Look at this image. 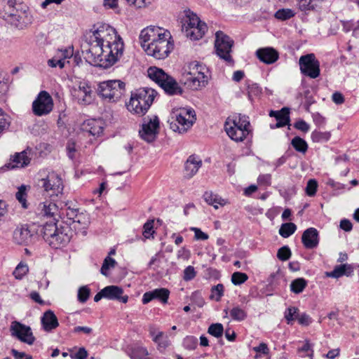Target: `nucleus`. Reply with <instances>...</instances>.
Returning a JSON list of instances; mask_svg holds the SVG:
<instances>
[{
	"label": "nucleus",
	"instance_id": "nucleus-17",
	"mask_svg": "<svg viewBox=\"0 0 359 359\" xmlns=\"http://www.w3.org/2000/svg\"><path fill=\"white\" fill-rule=\"evenodd\" d=\"M53 107V101L50 94L45 91H41L32 103L33 113L38 116L48 114Z\"/></svg>",
	"mask_w": 359,
	"mask_h": 359
},
{
	"label": "nucleus",
	"instance_id": "nucleus-15",
	"mask_svg": "<svg viewBox=\"0 0 359 359\" xmlns=\"http://www.w3.org/2000/svg\"><path fill=\"white\" fill-rule=\"evenodd\" d=\"M36 234L34 224H20L14 230L13 238V241L18 245H28Z\"/></svg>",
	"mask_w": 359,
	"mask_h": 359
},
{
	"label": "nucleus",
	"instance_id": "nucleus-46",
	"mask_svg": "<svg viewBox=\"0 0 359 359\" xmlns=\"http://www.w3.org/2000/svg\"><path fill=\"white\" fill-rule=\"evenodd\" d=\"M294 12L290 8H281L275 13V18L280 20H289L294 16Z\"/></svg>",
	"mask_w": 359,
	"mask_h": 359
},
{
	"label": "nucleus",
	"instance_id": "nucleus-63",
	"mask_svg": "<svg viewBox=\"0 0 359 359\" xmlns=\"http://www.w3.org/2000/svg\"><path fill=\"white\" fill-rule=\"evenodd\" d=\"M276 119L278 123H282L283 126L290 125V109L287 107V111L283 112V114H280L279 116H277Z\"/></svg>",
	"mask_w": 359,
	"mask_h": 359
},
{
	"label": "nucleus",
	"instance_id": "nucleus-61",
	"mask_svg": "<svg viewBox=\"0 0 359 359\" xmlns=\"http://www.w3.org/2000/svg\"><path fill=\"white\" fill-rule=\"evenodd\" d=\"M47 64L50 67L54 68L59 67L60 69H63L65 67V63L61 60V58L55 55L47 61Z\"/></svg>",
	"mask_w": 359,
	"mask_h": 359
},
{
	"label": "nucleus",
	"instance_id": "nucleus-38",
	"mask_svg": "<svg viewBox=\"0 0 359 359\" xmlns=\"http://www.w3.org/2000/svg\"><path fill=\"white\" fill-rule=\"evenodd\" d=\"M229 315L233 320L238 322L244 320L248 316L247 312L239 306L233 307L229 311Z\"/></svg>",
	"mask_w": 359,
	"mask_h": 359
},
{
	"label": "nucleus",
	"instance_id": "nucleus-3",
	"mask_svg": "<svg viewBox=\"0 0 359 359\" xmlns=\"http://www.w3.org/2000/svg\"><path fill=\"white\" fill-rule=\"evenodd\" d=\"M41 233L44 241L55 249L67 245L72 237L71 226L58 227L57 223H46L41 228Z\"/></svg>",
	"mask_w": 359,
	"mask_h": 359
},
{
	"label": "nucleus",
	"instance_id": "nucleus-20",
	"mask_svg": "<svg viewBox=\"0 0 359 359\" xmlns=\"http://www.w3.org/2000/svg\"><path fill=\"white\" fill-rule=\"evenodd\" d=\"M302 242L306 249L316 248L319 244V233L316 228L306 229L302 236Z\"/></svg>",
	"mask_w": 359,
	"mask_h": 359
},
{
	"label": "nucleus",
	"instance_id": "nucleus-31",
	"mask_svg": "<svg viewBox=\"0 0 359 359\" xmlns=\"http://www.w3.org/2000/svg\"><path fill=\"white\" fill-rule=\"evenodd\" d=\"M89 224L90 222L88 215L85 213L79 212V211L72 222V224H74V228L76 230L86 229Z\"/></svg>",
	"mask_w": 359,
	"mask_h": 359
},
{
	"label": "nucleus",
	"instance_id": "nucleus-32",
	"mask_svg": "<svg viewBox=\"0 0 359 359\" xmlns=\"http://www.w3.org/2000/svg\"><path fill=\"white\" fill-rule=\"evenodd\" d=\"M104 298L110 300H116L119 297V294H123V290L117 285L106 286L103 289Z\"/></svg>",
	"mask_w": 359,
	"mask_h": 359
},
{
	"label": "nucleus",
	"instance_id": "nucleus-39",
	"mask_svg": "<svg viewBox=\"0 0 359 359\" xmlns=\"http://www.w3.org/2000/svg\"><path fill=\"white\" fill-rule=\"evenodd\" d=\"M297 229V226L292 222L284 223L279 229V234L283 238H288L292 235Z\"/></svg>",
	"mask_w": 359,
	"mask_h": 359
},
{
	"label": "nucleus",
	"instance_id": "nucleus-45",
	"mask_svg": "<svg viewBox=\"0 0 359 359\" xmlns=\"http://www.w3.org/2000/svg\"><path fill=\"white\" fill-rule=\"evenodd\" d=\"M208 334L216 337H222L224 333V327L221 323H212L208 330Z\"/></svg>",
	"mask_w": 359,
	"mask_h": 359
},
{
	"label": "nucleus",
	"instance_id": "nucleus-48",
	"mask_svg": "<svg viewBox=\"0 0 359 359\" xmlns=\"http://www.w3.org/2000/svg\"><path fill=\"white\" fill-rule=\"evenodd\" d=\"M56 54L61 58V60L65 64L67 60L70 59L73 56L74 48L73 46H69L64 49H58ZM67 62H69V61H67Z\"/></svg>",
	"mask_w": 359,
	"mask_h": 359
},
{
	"label": "nucleus",
	"instance_id": "nucleus-10",
	"mask_svg": "<svg viewBox=\"0 0 359 359\" xmlns=\"http://www.w3.org/2000/svg\"><path fill=\"white\" fill-rule=\"evenodd\" d=\"M164 37L171 38L170 32L160 27L149 26L143 29L140 34V43L143 48V45H153V47L158 43H161Z\"/></svg>",
	"mask_w": 359,
	"mask_h": 359
},
{
	"label": "nucleus",
	"instance_id": "nucleus-4",
	"mask_svg": "<svg viewBox=\"0 0 359 359\" xmlns=\"http://www.w3.org/2000/svg\"><path fill=\"white\" fill-rule=\"evenodd\" d=\"M189 71H185L182 74L180 82L192 90H198L205 87L208 82L210 72L208 68L197 61L189 63Z\"/></svg>",
	"mask_w": 359,
	"mask_h": 359
},
{
	"label": "nucleus",
	"instance_id": "nucleus-47",
	"mask_svg": "<svg viewBox=\"0 0 359 359\" xmlns=\"http://www.w3.org/2000/svg\"><path fill=\"white\" fill-rule=\"evenodd\" d=\"M116 264V262L114 259L110 257L109 256H107L103 262V264L102 265V267L100 269V273L105 276H109V269L110 268H114Z\"/></svg>",
	"mask_w": 359,
	"mask_h": 359
},
{
	"label": "nucleus",
	"instance_id": "nucleus-16",
	"mask_svg": "<svg viewBox=\"0 0 359 359\" xmlns=\"http://www.w3.org/2000/svg\"><path fill=\"white\" fill-rule=\"evenodd\" d=\"M10 332L13 337L29 345H32L36 340L31 327L17 320L11 323Z\"/></svg>",
	"mask_w": 359,
	"mask_h": 359
},
{
	"label": "nucleus",
	"instance_id": "nucleus-34",
	"mask_svg": "<svg viewBox=\"0 0 359 359\" xmlns=\"http://www.w3.org/2000/svg\"><path fill=\"white\" fill-rule=\"evenodd\" d=\"M203 198L208 205H212L215 209L218 208V205H224V200L212 191H205L203 194Z\"/></svg>",
	"mask_w": 359,
	"mask_h": 359
},
{
	"label": "nucleus",
	"instance_id": "nucleus-19",
	"mask_svg": "<svg viewBox=\"0 0 359 359\" xmlns=\"http://www.w3.org/2000/svg\"><path fill=\"white\" fill-rule=\"evenodd\" d=\"M202 166L201 159L196 155H190L184 165L183 175L186 179H191Z\"/></svg>",
	"mask_w": 359,
	"mask_h": 359
},
{
	"label": "nucleus",
	"instance_id": "nucleus-23",
	"mask_svg": "<svg viewBox=\"0 0 359 359\" xmlns=\"http://www.w3.org/2000/svg\"><path fill=\"white\" fill-rule=\"evenodd\" d=\"M258 59L265 64H273L279 58L278 52L271 47L259 48L256 51Z\"/></svg>",
	"mask_w": 359,
	"mask_h": 359
},
{
	"label": "nucleus",
	"instance_id": "nucleus-40",
	"mask_svg": "<svg viewBox=\"0 0 359 359\" xmlns=\"http://www.w3.org/2000/svg\"><path fill=\"white\" fill-rule=\"evenodd\" d=\"M27 194L26 192V186L21 185L18 187V191L15 194V198L22 205L24 209L28 208V203L27 201Z\"/></svg>",
	"mask_w": 359,
	"mask_h": 359
},
{
	"label": "nucleus",
	"instance_id": "nucleus-49",
	"mask_svg": "<svg viewBox=\"0 0 359 359\" xmlns=\"http://www.w3.org/2000/svg\"><path fill=\"white\" fill-rule=\"evenodd\" d=\"M28 266L26 264L20 262L15 267V270L13 272V275L15 276L16 279L21 280L28 273Z\"/></svg>",
	"mask_w": 359,
	"mask_h": 359
},
{
	"label": "nucleus",
	"instance_id": "nucleus-8",
	"mask_svg": "<svg viewBox=\"0 0 359 359\" xmlns=\"http://www.w3.org/2000/svg\"><path fill=\"white\" fill-rule=\"evenodd\" d=\"M126 92V83L121 80H108L100 82L97 88V95L104 100L116 102Z\"/></svg>",
	"mask_w": 359,
	"mask_h": 359
},
{
	"label": "nucleus",
	"instance_id": "nucleus-51",
	"mask_svg": "<svg viewBox=\"0 0 359 359\" xmlns=\"http://www.w3.org/2000/svg\"><path fill=\"white\" fill-rule=\"evenodd\" d=\"M318 182L315 179H310L305 187V192L308 196L313 197L316 195L318 189Z\"/></svg>",
	"mask_w": 359,
	"mask_h": 359
},
{
	"label": "nucleus",
	"instance_id": "nucleus-52",
	"mask_svg": "<svg viewBox=\"0 0 359 359\" xmlns=\"http://www.w3.org/2000/svg\"><path fill=\"white\" fill-rule=\"evenodd\" d=\"M224 295V285L221 283L213 286L211 288L210 299L219 302Z\"/></svg>",
	"mask_w": 359,
	"mask_h": 359
},
{
	"label": "nucleus",
	"instance_id": "nucleus-11",
	"mask_svg": "<svg viewBox=\"0 0 359 359\" xmlns=\"http://www.w3.org/2000/svg\"><path fill=\"white\" fill-rule=\"evenodd\" d=\"M299 65L301 74L310 79H316L320 74V62L313 53L300 57Z\"/></svg>",
	"mask_w": 359,
	"mask_h": 359
},
{
	"label": "nucleus",
	"instance_id": "nucleus-1",
	"mask_svg": "<svg viewBox=\"0 0 359 359\" xmlns=\"http://www.w3.org/2000/svg\"><path fill=\"white\" fill-rule=\"evenodd\" d=\"M81 47L87 62L107 69L122 56L124 43L114 27L105 23H97L85 34Z\"/></svg>",
	"mask_w": 359,
	"mask_h": 359
},
{
	"label": "nucleus",
	"instance_id": "nucleus-29",
	"mask_svg": "<svg viewBox=\"0 0 359 359\" xmlns=\"http://www.w3.org/2000/svg\"><path fill=\"white\" fill-rule=\"evenodd\" d=\"M359 266L358 264L355 263L352 264H339L337 266V277L338 279L343 276H346L347 278H351L354 275V271Z\"/></svg>",
	"mask_w": 359,
	"mask_h": 359
},
{
	"label": "nucleus",
	"instance_id": "nucleus-57",
	"mask_svg": "<svg viewBox=\"0 0 359 359\" xmlns=\"http://www.w3.org/2000/svg\"><path fill=\"white\" fill-rule=\"evenodd\" d=\"M90 293L88 286H82L79 289L77 298L79 302L85 303L89 298Z\"/></svg>",
	"mask_w": 359,
	"mask_h": 359
},
{
	"label": "nucleus",
	"instance_id": "nucleus-6",
	"mask_svg": "<svg viewBox=\"0 0 359 359\" xmlns=\"http://www.w3.org/2000/svg\"><path fill=\"white\" fill-rule=\"evenodd\" d=\"M196 120V113L192 108L181 107L172 110L168 122L171 130L182 134L191 128Z\"/></svg>",
	"mask_w": 359,
	"mask_h": 359
},
{
	"label": "nucleus",
	"instance_id": "nucleus-25",
	"mask_svg": "<svg viewBox=\"0 0 359 359\" xmlns=\"http://www.w3.org/2000/svg\"><path fill=\"white\" fill-rule=\"evenodd\" d=\"M41 323L45 332H50L59 326L57 316L51 310L45 311L41 318Z\"/></svg>",
	"mask_w": 359,
	"mask_h": 359
},
{
	"label": "nucleus",
	"instance_id": "nucleus-12",
	"mask_svg": "<svg viewBox=\"0 0 359 359\" xmlns=\"http://www.w3.org/2000/svg\"><path fill=\"white\" fill-rule=\"evenodd\" d=\"M159 118L156 115L143 118L141 129L139 130L140 137L150 143L154 142L158 133Z\"/></svg>",
	"mask_w": 359,
	"mask_h": 359
},
{
	"label": "nucleus",
	"instance_id": "nucleus-43",
	"mask_svg": "<svg viewBox=\"0 0 359 359\" xmlns=\"http://www.w3.org/2000/svg\"><path fill=\"white\" fill-rule=\"evenodd\" d=\"M86 126L89 128L86 130L93 136H99L104 130L103 128L98 125L95 120L89 121Z\"/></svg>",
	"mask_w": 359,
	"mask_h": 359
},
{
	"label": "nucleus",
	"instance_id": "nucleus-37",
	"mask_svg": "<svg viewBox=\"0 0 359 359\" xmlns=\"http://www.w3.org/2000/svg\"><path fill=\"white\" fill-rule=\"evenodd\" d=\"M299 309L295 306H290L287 308L284 312V318L287 325H292L299 316Z\"/></svg>",
	"mask_w": 359,
	"mask_h": 359
},
{
	"label": "nucleus",
	"instance_id": "nucleus-36",
	"mask_svg": "<svg viewBox=\"0 0 359 359\" xmlns=\"http://www.w3.org/2000/svg\"><path fill=\"white\" fill-rule=\"evenodd\" d=\"M291 144L297 151L303 154L307 151L309 147L307 142L299 136H296L292 140Z\"/></svg>",
	"mask_w": 359,
	"mask_h": 359
},
{
	"label": "nucleus",
	"instance_id": "nucleus-21",
	"mask_svg": "<svg viewBox=\"0 0 359 359\" xmlns=\"http://www.w3.org/2000/svg\"><path fill=\"white\" fill-rule=\"evenodd\" d=\"M74 92V96L83 104H90L93 101V90L88 82H80L78 88H75Z\"/></svg>",
	"mask_w": 359,
	"mask_h": 359
},
{
	"label": "nucleus",
	"instance_id": "nucleus-42",
	"mask_svg": "<svg viewBox=\"0 0 359 359\" xmlns=\"http://www.w3.org/2000/svg\"><path fill=\"white\" fill-rule=\"evenodd\" d=\"M11 125L10 117L0 108V137L8 130Z\"/></svg>",
	"mask_w": 359,
	"mask_h": 359
},
{
	"label": "nucleus",
	"instance_id": "nucleus-35",
	"mask_svg": "<svg viewBox=\"0 0 359 359\" xmlns=\"http://www.w3.org/2000/svg\"><path fill=\"white\" fill-rule=\"evenodd\" d=\"M308 282L304 278H298L293 280L290 285V291L294 294H299L304 291L307 286Z\"/></svg>",
	"mask_w": 359,
	"mask_h": 359
},
{
	"label": "nucleus",
	"instance_id": "nucleus-58",
	"mask_svg": "<svg viewBox=\"0 0 359 359\" xmlns=\"http://www.w3.org/2000/svg\"><path fill=\"white\" fill-rule=\"evenodd\" d=\"M153 341L158 344V348H165L168 346L169 343L167 339H163V332H158L154 337Z\"/></svg>",
	"mask_w": 359,
	"mask_h": 359
},
{
	"label": "nucleus",
	"instance_id": "nucleus-2",
	"mask_svg": "<svg viewBox=\"0 0 359 359\" xmlns=\"http://www.w3.org/2000/svg\"><path fill=\"white\" fill-rule=\"evenodd\" d=\"M0 18L18 29L27 28L33 22L29 7L16 0L0 1Z\"/></svg>",
	"mask_w": 359,
	"mask_h": 359
},
{
	"label": "nucleus",
	"instance_id": "nucleus-53",
	"mask_svg": "<svg viewBox=\"0 0 359 359\" xmlns=\"http://www.w3.org/2000/svg\"><path fill=\"white\" fill-rule=\"evenodd\" d=\"M330 137V135L329 133H323L316 130L313 131L311 135V140L313 142L327 141Z\"/></svg>",
	"mask_w": 359,
	"mask_h": 359
},
{
	"label": "nucleus",
	"instance_id": "nucleus-9",
	"mask_svg": "<svg viewBox=\"0 0 359 359\" xmlns=\"http://www.w3.org/2000/svg\"><path fill=\"white\" fill-rule=\"evenodd\" d=\"M233 40L222 31L215 33V48L217 55L224 60L228 65H233L234 61L231 55Z\"/></svg>",
	"mask_w": 359,
	"mask_h": 359
},
{
	"label": "nucleus",
	"instance_id": "nucleus-13",
	"mask_svg": "<svg viewBox=\"0 0 359 359\" xmlns=\"http://www.w3.org/2000/svg\"><path fill=\"white\" fill-rule=\"evenodd\" d=\"M153 45H143V48L148 55L156 59L162 60L167 57L174 48L172 38L164 37L161 43L153 47Z\"/></svg>",
	"mask_w": 359,
	"mask_h": 359
},
{
	"label": "nucleus",
	"instance_id": "nucleus-27",
	"mask_svg": "<svg viewBox=\"0 0 359 359\" xmlns=\"http://www.w3.org/2000/svg\"><path fill=\"white\" fill-rule=\"evenodd\" d=\"M78 212V208H72L69 203H65L64 207L60 208L59 217L66 224L65 226H70Z\"/></svg>",
	"mask_w": 359,
	"mask_h": 359
},
{
	"label": "nucleus",
	"instance_id": "nucleus-44",
	"mask_svg": "<svg viewBox=\"0 0 359 359\" xmlns=\"http://www.w3.org/2000/svg\"><path fill=\"white\" fill-rule=\"evenodd\" d=\"M269 285L273 289L278 288L280 283H285V279L280 273H272L268 278Z\"/></svg>",
	"mask_w": 359,
	"mask_h": 359
},
{
	"label": "nucleus",
	"instance_id": "nucleus-24",
	"mask_svg": "<svg viewBox=\"0 0 359 359\" xmlns=\"http://www.w3.org/2000/svg\"><path fill=\"white\" fill-rule=\"evenodd\" d=\"M37 211L43 217H53L56 220L55 216L59 217L60 208L55 203L46 201L39 203Z\"/></svg>",
	"mask_w": 359,
	"mask_h": 359
},
{
	"label": "nucleus",
	"instance_id": "nucleus-60",
	"mask_svg": "<svg viewBox=\"0 0 359 359\" xmlns=\"http://www.w3.org/2000/svg\"><path fill=\"white\" fill-rule=\"evenodd\" d=\"M154 233V221L148 220L143 226V235L146 238H149Z\"/></svg>",
	"mask_w": 359,
	"mask_h": 359
},
{
	"label": "nucleus",
	"instance_id": "nucleus-28",
	"mask_svg": "<svg viewBox=\"0 0 359 359\" xmlns=\"http://www.w3.org/2000/svg\"><path fill=\"white\" fill-rule=\"evenodd\" d=\"M208 30L207 25L205 22L194 27H187V29L183 30L186 36L191 40H198L201 39Z\"/></svg>",
	"mask_w": 359,
	"mask_h": 359
},
{
	"label": "nucleus",
	"instance_id": "nucleus-5",
	"mask_svg": "<svg viewBox=\"0 0 359 359\" xmlns=\"http://www.w3.org/2000/svg\"><path fill=\"white\" fill-rule=\"evenodd\" d=\"M157 92L149 88H140L132 93L130 99L126 103L127 109L140 116H144L151 106Z\"/></svg>",
	"mask_w": 359,
	"mask_h": 359
},
{
	"label": "nucleus",
	"instance_id": "nucleus-14",
	"mask_svg": "<svg viewBox=\"0 0 359 359\" xmlns=\"http://www.w3.org/2000/svg\"><path fill=\"white\" fill-rule=\"evenodd\" d=\"M42 187L50 196H58L62 194L64 185L60 176L54 171L48 172L46 177L41 179Z\"/></svg>",
	"mask_w": 359,
	"mask_h": 359
},
{
	"label": "nucleus",
	"instance_id": "nucleus-64",
	"mask_svg": "<svg viewBox=\"0 0 359 359\" xmlns=\"http://www.w3.org/2000/svg\"><path fill=\"white\" fill-rule=\"evenodd\" d=\"M69 355L72 359H86L88 353L84 347H81L76 353H71Z\"/></svg>",
	"mask_w": 359,
	"mask_h": 359
},
{
	"label": "nucleus",
	"instance_id": "nucleus-56",
	"mask_svg": "<svg viewBox=\"0 0 359 359\" xmlns=\"http://www.w3.org/2000/svg\"><path fill=\"white\" fill-rule=\"evenodd\" d=\"M248 277L245 273L234 272L231 276V282L235 285H239L245 283Z\"/></svg>",
	"mask_w": 359,
	"mask_h": 359
},
{
	"label": "nucleus",
	"instance_id": "nucleus-62",
	"mask_svg": "<svg viewBox=\"0 0 359 359\" xmlns=\"http://www.w3.org/2000/svg\"><path fill=\"white\" fill-rule=\"evenodd\" d=\"M196 276L195 269L192 266H187L184 270L183 279L185 281H189L193 280Z\"/></svg>",
	"mask_w": 359,
	"mask_h": 359
},
{
	"label": "nucleus",
	"instance_id": "nucleus-55",
	"mask_svg": "<svg viewBox=\"0 0 359 359\" xmlns=\"http://www.w3.org/2000/svg\"><path fill=\"white\" fill-rule=\"evenodd\" d=\"M291 255V250L287 245H285L279 248L277 252V257L280 261L288 260L290 258Z\"/></svg>",
	"mask_w": 359,
	"mask_h": 359
},
{
	"label": "nucleus",
	"instance_id": "nucleus-41",
	"mask_svg": "<svg viewBox=\"0 0 359 359\" xmlns=\"http://www.w3.org/2000/svg\"><path fill=\"white\" fill-rule=\"evenodd\" d=\"M202 22H203L196 14L191 13L189 15H187L184 22L182 25V31L187 29V27H194L196 25L198 26V25Z\"/></svg>",
	"mask_w": 359,
	"mask_h": 359
},
{
	"label": "nucleus",
	"instance_id": "nucleus-33",
	"mask_svg": "<svg viewBox=\"0 0 359 359\" xmlns=\"http://www.w3.org/2000/svg\"><path fill=\"white\" fill-rule=\"evenodd\" d=\"M248 99L252 102L254 97L259 96L262 93V88L256 83L250 80L245 81Z\"/></svg>",
	"mask_w": 359,
	"mask_h": 359
},
{
	"label": "nucleus",
	"instance_id": "nucleus-26",
	"mask_svg": "<svg viewBox=\"0 0 359 359\" xmlns=\"http://www.w3.org/2000/svg\"><path fill=\"white\" fill-rule=\"evenodd\" d=\"M225 130L228 136L235 142H243L250 133V130L243 129L236 126L225 124Z\"/></svg>",
	"mask_w": 359,
	"mask_h": 359
},
{
	"label": "nucleus",
	"instance_id": "nucleus-54",
	"mask_svg": "<svg viewBox=\"0 0 359 359\" xmlns=\"http://www.w3.org/2000/svg\"><path fill=\"white\" fill-rule=\"evenodd\" d=\"M198 345V339L194 336H187L183 339V346L187 350H194Z\"/></svg>",
	"mask_w": 359,
	"mask_h": 359
},
{
	"label": "nucleus",
	"instance_id": "nucleus-30",
	"mask_svg": "<svg viewBox=\"0 0 359 359\" xmlns=\"http://www.w3.org/2000/svg\"><path fill=\"white\" fill-rule=\"evenodd\" d=\"M126 353L130 359H142L149 354V352L145 347L131 346L127 348Z\"/></svg>",
	"mask_w": 359,
	"mask_h": 359
},
{
	"label": "nucleus",
	"instance_id": "nucleus-59",
	"mask_svg": "<svg viewBox=\"0 0 359 359\" xmlns=\"http://www.w3.org/2000/svg\"><path fill=\"white\" fill-rule=\"evenodd\" d=\"M245 116H240L238 119L234 120L232 126H236L243 129L250 130V123Z\"/></svg>",
	"mask_w": 359,
	"mask_h": 359
},
{
	"label": "nucleus",
	"instance_id": "nucleus-50",
	"mask_svg": "<svg viewBox=\"0 0 359 359\" xmlns=\"http://www.w3.org/2000/svg\"><path fill=\"white\" fill-rule=\"evenodd\" d=\"M315 0H298L297 6L302 11H309L315 9L317 6Z\"/></svg>",
	"mask_w": 359,
	"mask_h": 359
},
{
	"label": "nucleus",
	"instance_id": "nucleus-18",
	"mask_svg": "<svg viewBox=\"0 0 359 359\" xmlns=\"http://www.w3.org/2000/svg\"><path fill=\"white\" fill-rule=\"evenodd\" d=\"M170 296V291L165 287L156 288L146 292L142 299L143 304H147L154 299H157L163 304H167Z\"/></svg>",
	"mask_w": 359,
	"mask_h": 359
},
{
	"label": "nucleus",
	"instance_id": "nucleus-7",
	"mask_svg": "<svg viewBox=\"0 0 359 359\" xmlns=\"http://www.w3.org/2000/svg\"><path fill=\"white\" fill-rule=\"evenodd\" d=\"M147 73L148 76L156 83L165 94L173 96L181 95L183 93V89L176 80L162 69L157 67H150Z\"/></svg>",
	"mask_w": 359,
	"mask_h": 359
},
{
	"label": "nucleus",
	"instance_id": "nucleus-22",
	"mask_svg": "<svg viewBox=\"0 0 359 359\" xmlns=\"http://www.w3.org/2000/svg\"><path fill=\"white\" fill-rule=\"evenodd\" d=\"M31 158L25 151L17 152L11 156L9 162L5 164L8 169L22 168L30 163Z\"/></svg>",
	"mask_w": 359,
	"mask_h": 359
}]
</instances>
